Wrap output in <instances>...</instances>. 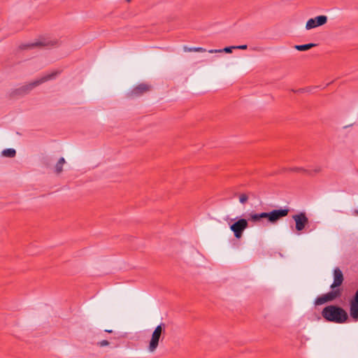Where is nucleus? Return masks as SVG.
Masks as SVG:
<instances>
[{
  "label": "nucleus",
  "mask_w": 358,
  "mask_h": 358,
  "mask_svg": "<svg viewBox=\"0 0 358 358\" xmlns=\"http://www.w3.org/2000/svg\"><path fill=\"white\" fill-rule=\"evenodd\" d=\"M327 22V17L326 15H319L314 18L309 19L306 24V29L308 30L314 29L315 27L322 26Z\"/></svg>",
  "instance_id": "6e6552de"
},
{
  "label": "nucleus",
  "mask_w": 358,
  "mask_h": 358,
  "mask_svg": "<svg viewBox=\"0 0 358 358\" xmlns=\"http://www.w3.org/2000/svg\"><path fill=\"white\" fill-rule=\"evenodd\" d=\"M66 161L64 157H61L55 166V171L56 173L59 174L62 173L63 171V165L65 164Z\"/></svg>",
  "instance_id": "2eb2a0df"
},
{
  "label": "nucleus",
  "mask_w": 358,
  "mask_h": 358,
  "mask_svg": "<svg viewBox=\"0 0 358 358\" xmlns=\"http://www.w3.org/2000/svg\"><path fill=\"white\" fill-rule=\"evenodd\" d=\"M108 345H109V342L106 340H103V341L97 343V345L99 347H104V346H107Z\"/></svg>",
  "instance_id": "4be33fe9"
},
{
  "label": "nucleus",
  "mask_w": 358,
  "mask_h": 358,
  "mask_svg": "<svg viewBox=\"0 0 358 358\" xmlns=\"http://www.w3.org/2000/svg\"><path fill=\"white\" fill-rule=\"evenodd\" d=\"M106 331L108 332V333H111L112 330H106Z\"/></svg>",
  "instance_id": "393cba45"
},
{
  "label": "nucleus",
  "mask_w": 358,
  "mask_h": 358,
  "mask_svg": "<svg viewBox=\"0 0 358 358\" xmlns=\"http://www.w3.org/2000/svg\"><path fill=\"white\" fill-rule=\"evenodd\" d=\"M131 0H126L127 2H130Z\"/></svg>",
  "instance_id": "a878e982"
},
{
  "label": "nucleus",
  "mask_w": 358,
  "mask_h": 358,
  "mask_svg": "<svg viewBox=\"0 0 358 358\" xmlns=\"http://www.w3.org/2000/svg\"><path fill=\"white\" fill-rule=\"evenodd\" d=\"M350 315L354 321H358V289L350 301Z\"/></svg>",
  "instance_id": "9d476101"
},
{
  "label": "nucleus",
  "mask_w": 358,
  "mask_h": 358,
  "mask_svg": "<svg viewBox=\"0 0 358 358\" xmlns=\"http://www.w3.org/2000/svg\"><path fill=\"white\" fill-rule=\"evenodd\" d=\"M248 48L247 45H241L235 46V49H240V50H246Z\"/></svg>",
  "instance_id": "b1692460"
},
{
  "label": "nucleus",
  "mask_w": 358,
  "mask_h": 358,
  "mask_svg": "<svg viewBox=\"0 0 358 358\" xmlns=\"http://www.w3.org/2000/svg\"><path fill=\"white\" fill-rule=\"evenodd\" d=\"M166 327L164 323H160L155 327L148 345V351L149 352L153 353L157 349L160 338L165 334Z\"/></svg>",
  "instance_id": "7ed1b4c3"
},
{
  "label": "nucleus",
  "mask_w": 358,
  "mask_h": 358,
  "mask_svg": "<svg viewBox=\"0 0 358 358\" xmlns=\"http://www.w3.org/2000/svg\"><path fill=\"white\" fill-rule=\"evenodd\" d=\"M322 171V166H315V167H313L311 169L304 170V173H305V174H306L308 176H313L315 174L320 173Z\"/></svg>",
  "instance_id": "4468645a"
},
{
  "label": "nucleus",
  "mask_w": 358,
  "mask_h": 358,
  "mask_svg": "<svg viewBox=\"0 0 358 358\" xmlns=\"http://www.w3.org/2000/svg\"><path fill=\"white\" fill-rule=\"evenodd\" d=\"M16 151L13 148H7L2 151V155L6 157L13 158L15 156Z\"/></svg>",
  "instance_id": "a211bd4d"
},
{
  "label": "nucleus",
  "mask_w": 358,
  "mask_h": 358,
  "mask_svg": "<svg viewBox=\"0 0 358 358\" xmlns=\"http://www.w3.org/2000/svg\"><path fill=\"white\" fill-rule=\"evenodd\" d=\"M50 45V42L38 41L35 43H26L20 45L21 49H32L38 46H47Z\"/></svg>",
  "instance_id": "f8f14e48"
},
{
  "label": "nucleus",
  "mask_w": 358,
  "mask_h": 358,
  "mask_svg": "<svg viewBox=\"0 0 358 358\" xmlns=\"http://www.w3.org/2000/svg\"><path fill=\"white\" fill-rule=\"evenodd\" d=\"M321 314L327 322L336 324L345 323L348 319V313L343 308L336 305L326 306Z\"/></svg>",
  "instance_id": "f257e3e1"
},
{
  "label": "nucleus",
  "mask_w": 358,
  "mask_h": 358,
  "mask_svg": "<svg viewBox=\"0 0 358 358\" xmlns=\"http://www.w3.org/2000/svg\"><path fill=\"white\" fill-rule=\"evenodd\" d=\"M60 73L59 71H52L50 73H48L39 79H37L31 83L25 84L20 87H17L12 90L10 93L11 97H15L18 96H23L29 93L34 87L47 82L50 80L55 78V77Z\"/></svg>",
  "instance_id": "f03ea898"
},
{
  "label": "nucleus",
  "mask_w": 358,
  "mask_h": 358,
  "mask_svg": "<svg viewBox=\"0 0 358 358\" xmlns=\"http://www.w3.org/2000/svg\"><path fill=\"white\" fill-rule=\"evenodd\" d=\"M315 46H316V44L315 43H308L303 45H294V48L299 51H306Z\"/></svg>",
  "instance_id": "dca6fc26"
},
{
  "label": "nucleus",
  "mask_w": 358,
  "mask_h": 358,
  "mask_svg": "<svg viewBox=\"0 0 358 358\" xmlns=\"http://www.w3.org/2000/svg\"><path fill=\"white\" fill-rule=\"evenodd\" d=\"M344 278L341 270L339 268H336L334 270V282L330 287L332 290L338 289L343 282Z\"/></svg>",
  "instance_id": "9b49d317"
},
{
  "label": "nucleus",
  "mask_w": 358,
  "mask_h": 358,
  "mask_svg": "<svg viewBox=\"0 0 358 358\" xmlns=\"http://www.w3.org/2000/svg\"><path fill=\"white\" fill-rule=\"evenodd\" d=\"M246 220L248 221V223L251 222L254 224H262L259 213L254 211L248 213V219Z\"/></svg>",
  "instance_id": "ddd939ff"
},
{
  "label": "nucleus",
  "mask_w": 358,
  "mask_h": 358,
  "mask_svg": "<svg viewBox=\"0 0 358 358\" xmlns=\"http://www.w3.org/2000/svg\"><path fill=\"white\" fill-rule=\"evenodd\" d=\"M248 221L245 218H240L230 226V229L233 231L236 238L240 239L243 231L248 228Z\"/></svg>",
  "instance_id": "20e7f679"
},
{
  "label": "nucleus",
  "mask_w": 358,
  "mask_h": 358,
  "mask_svg": "<svg viewBox=\"0 0 358 358\" xmlns=\"http://www.w3.org/2000/svg\"><path fill=\"white\" fill-rule=\"evenodd\" d=\"M289 212L287 207L284 208L275 209L271 211V224H275L281 218L286 217Z\"/></svg>",
  "instance_id": "1a4fd4ad"
},
{
  "label": "nucleus",
  "mask_w": 358,
  "mask_h": 358,
  "mask_svg": "<svg viewBox=\"0 0 358 358\" xmlns=\"http://www.w3.org/2000/svg\"><path fill=\"white\" fill-rule=\"evenodd\" d=\"M152 89V86L146 83H140L134 87L129 93L128 96L135 98L140 96L145 93L149 92Z\"/></svg>",
  "instance_id": "0eeeda50"
},
{
  "label": "nucleus",
  "mask_w": 358,
  "mask_h": 358,
  "mask_svg": "<svg viewBox=\"0 0 358 358\" xmlns=\"http://www.w3.org/2000/svg\"><path fill=\"white\" fill-rule=\"evenodd\" d=\"M304 170H306V169L301 168V167H295L292 169L293 171L299 172L305 174Z\"/></svg>",
  "instance_id": "5701e85b"
},
{
  "label": "nucleus",
  "mask_w": 358,
  "mask_h": 358,
  "mask_svg": "<svg viewBox=\"0 0 358 358\" xmlns=\"http://www.w3.org/2000/svg\"><path fill=\"white\" fill-rule=\"evenodd\" d=\"M262 222L264 219H267L268 222H271V212H262L259 213Z\"/></svg>",
  "instance_id": "aec40b11"
},
{
  "label": "nucleus",
  "mask_w": 358,
  "mask_h": 358,
  "mask_svg": "<svg viewBox=\"0 0 358 358\" xmlns=\"http://www.w3.org/2000/svg\"><path fill=\"white\" fill-rule=\"evenodd\" d=\"M248 201V196L246 194H241L239 196V201L242 204H245Z\"/></svg>",
  "instance_id": "412c9836"
},
{
  "label": "nucleus",
  "mask_w": 358,
  "mask_h": 358,
  "mask_svg": "<svg viewBox=\"0 0 358 358\" xmlns=\"http://www.w3.org/2000/svg\"><path fill=\"white\" fill-rule=\"evenodd\" d=\"M292 217L295 222V229L298 232L302 231L308 225L309 220L305 212L293 215Z\"/></svg>",
  "instance_id": "423d86ee"
},
{
  "label": "nucleus",
  "mask_w": 358,
  "mask_h": 358,
  "mask_svg": "<svg viewBox=\"0 0 358 358\" xmlns=\"http://www.w3.org/2000/svg\"><path fill=\"white\" fill-rule=\"evenodd\" d=\"M184 50L185 52H205L206 51V50L203 48H201V47L188 48L187 46L184 47Z\"/></svg>",
  "instance_id": "6ab92c4d"
},
{
  "label": "nucleus",
  "mask_w": 358,
  "mask_h": 358,
  "mask_svg": "<svg viewBox=\"0 0 358 358\" xmlns=\"http://www.w3.org/2000/svg\"><path fill=\"white\" fill-rule=\"evenodd\" d=\"M341 294L342 290L340 288L332 290L325 294L317 296L315 299L314 303L315 306H320L327 302L332 301L340 297Z\"/></svg>",
  "instance_id": "39448f33"
},
{
  "label": "nucleus",
  "mask_w": 358,
  "mask_h": 358,
  "mask_svg": "<svg viewBox=\"0 0 358 358\" xmlns=\"http://www.w3.org/2000/svg\"><path fill=\"white\" fill-rule=\"evenodd\" d=\"M235 49V46L226 47L224 49H211L208 50L209 53H217L224 52L226 53H231L232 50Z\"/></svg>",
  "instance_id": "f3484780"
}]
</instances>
